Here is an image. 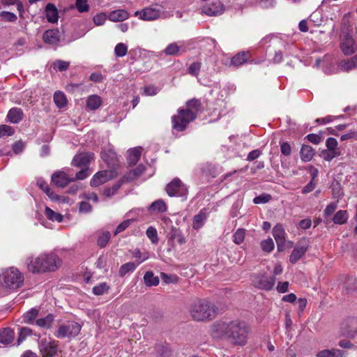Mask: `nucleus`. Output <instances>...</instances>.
<instances>
[{"instance_id":"obj_50","label":"nucleus","mask_w":357,"mask_h":357,"mask_svg":"<svg viewBox=\"0 0 357 357\" xmlns=\"http://www.w3.org/2000/svg\"><path fill=\"white\" fill-rule=\"evenodd\" d=\"M24 147L25 143L21 140H19L13 145V153L16 155L20 154L22 153Z\"/></svg>"},{"instance_id":"obj_35","label":"nucleus","mask_w":357,"mask_h":357,"mask_svg":"<svg viewBox=\"0 0 357 357\" xmlns=\"http://www.w3.org/2000/svg\"><path fill=\"white\" fill-rule=\"evenodd\" d=\"M109 287L106 282H101L93 288V293L96 296H100L107 292Z\"/></svg>"},{"instance_id":"obj_7","label":"nucleus","mask_w":357,"mask_h":357,"mask_svg":"<svg viewBox=\"0 0 357 357\" xmlns=\"http://www.w3.org/2000/svg\"><path fill=\"white\" fill-rule=\"evenodd\" d=\"M169 197H180L186 199L188 190L187 186L178 178H174L165 188Z\"/></svg>"},{"instance_id":"obj_8","label":"nucleus","mask_w":357,"mask_h":357,"mask_svg":"<svg viewBox=\"0 0 357 357\" xmlns=\"http://www.w3.org/2000/svg\"><path fill=\"white\" fill-rule=\"evenodd\" d=\"M349 27V26H346V24L344 25L342 35L341 36L340 47L345 55L353 54L357 50V45L348 32Z\"/></svg>"},{"instance_id":"obj_32","label":"nucleus","mask_w":357,"mask_h":357,"mask_svg":"<svg viewBox=\"0 0 357 357\" xmlns=\"http://www.w3.org/2000/svg\"><path fill=\"white\" fill-rule=\"evenodd\" d=\"M144 280L147 286H156L159 283V279L158 277L154 276L151 271H147L144 276Z\"/></svg>"},{"instance_id":"obj_40","label":"nucleus","mask_w":357,"mask_h":357,"mask_svg":"<svg viewBox=\"0 0 357 357\" xmlns=\"http://www.w3.org/2000/svg\"><path fill=\"white\" fill-rule=\"evenodd\" d=\"M261 247L263 251L271 252L274 248V243L272 238H269L261 242Z\"/></svg>"},{"instance_id":"obj_18","label":"nucleus","mask_w":357,"mask_h":357,"mask_svg":"<svg viewBox=\"0 0 357 357\" xmlns=\"http://www.w3.org/2000/svg\"><path fill=\"white\" fill-rule=\"evenodd\" d=\"M47 20L50 23H56L58 21V10L54 4L49 3L45 8Z\"/></svg>"},{"instance_id":"obj_19","label":"nucleus","mask_w":357,"mask_h":357,"mask_svg":"<svg viewBox=\"0 0 357 357\" xmlns=\"http://www.w3.org/2000/svg\"><path fill=\"white\" fill-rule=\"evenodd\" d=\"M109 173L107 171H102L96 173L90 181L92 187H97L105 183L109 179Z\"/></svg>"},{"instance_id":"obj_20","label":"nucleus","mask_w":357,"mask_h":357,"mask_svg":"<svg viewBox=\"0 0 357 357\" xmlns=\"http://www.w3.org/2000/svg\"><path fill=\"white\" fill-rule=\"evenodd\" d=\"M24 113L22 109L14 107L8 111L7 119L12 123H18L22 120Z\"/></svg>"},{"instance_id":"obj_44","label":"nucleus","mask_w":357,"mask_h":357,"mask_svg":"<svg viewBox=\"0 0 357 357\" xmlns=\"http://www.w3.org/2000/svg\"><path fill=\"white\" fill-rule=\"evenodd\" d=\"M44 192L49 197V198L53 201H59L62 202H66V198L64 197H60L57 195L53 190H52L50 187L47 188Z\"/></svg>"},{"instance_id":"obj_25","label":"nucleus","mask_w":357,"mask_h":357,"mask_svg":"<svg viewBox=\"0 0 357 357\" xmlns=\"http://www.w3.org/2000/svg\"><path fill=\"white\" fill-rule=\"evenodd\" d=\"M249 58L248 52H241L234 55L231 60V65L234 66H240L245 63Z\"/></svg>"},{"instance_id":"obj_9","label":"nucleus","mask_w":357,"mask_h":357,"mask_svg":"<svg viewBox=\"0 0 357 357\" xmlns=\"http://www.w3.org/2000/svg\"><path fill=\"white\" fill-rule=\"evenodd\" d=\"M59 344L51 339H42L38 342V348L42 357H54L57 354Z\"/></svg>"},{"instance_id":"obj_51","label":"nucleus","mask_w":357,"mask_h":357,"mask_svg":"<svg viewBox=\"0 0 357 357\" xmlns=\"http://www.w3.org/2000/svg\"><path fill=\"white\" fill-rule=\"evenodd\" d=\"M14 133V130L12 127L7 125L0 126V137L3 135L10 136Z\"/></svg>"},{"instance_id":"obj_53","label":"nucleus","mask_w":357,"mask_h":357,"mask_svg":"<svg viewBox=\"0 0 357 357\" xmlns=\"http://www.w3.org/2000/svg\"><path fill=\"white\" fill-rule=\"evenodd\" d=\"M106 20V15L105 13H99L93 17V22L97 26H100L104 24Z\"/></svg>"},{"instance_id":"obj_38","label":"nucleus","mask_w":357,"mask_h":357,"mask_svg":"<svg viewBox=\"0 0 357 357\" xmlns=\"http://www.w3.org/2000/svg\"><path fill=\"white\" fill-rule=\"evenodd\" d=\"M111 237V234L109 231H105L99 236L97 243L100 248H104L107 244Z\"/></svg>"},{"instance_id":"obj_6","label":"nucleus","mask_w":357,"mask_h":357,"mask_svg":"<svg viewBox=\"0 0 357 357\" xmlns=\"http://www.w3.org/2000/svg\"><path fill=\"white\" fill-rule=\"evenodd\" d=\"M81 331V326L73 321H66L58 325L54 335L59 339L73 338L77 336Z\"/></svg>"},{"instance_id":"obj_47","label":"nucleus","mask_w":357,"mask_h":357,"mask_svg":"<svg viewBox=\"0 0 357 357\" xmlns=\"http://www.w3.org/2000/svg\"><path fill=\"white\" fill-rule=\"evenodd\" d=\"M0 17L6 22H15L17 20L16 15L8 11L1 12Z\"/></svg>"},{"instance_id":"obj_36","label":"nucleus","mask_w":357,"mask_h":357,"mask_svg":"<svg viewBox=\"0 0 357 357\" xmlns=\"http://www.w3.org/2000/svg\"><path fill=\"white\" fill-rule=\"evenodd\" d=\"M128 47L123 43H118L114 48V54L118 57H123L126 55Z\"/></svg>"},{"instance_id":"obj_59","label":"nucleus","mask_w":357,"mask_h":357,"mask_svg":"<svg viewBox=\"0 0 357 357\" xmlns=\"http://www.w3.org/2000/svg\"><path fill=\"white\" fill-rule=\"evenodd\" d=\"M326 145L329 150H334L337 145V142L336 139L329 137L326 142Z\"/></svg>"},{"instance_id":"obj_52","label":"nucleus","mask_w":357,"mask_h":357,"mask_svg":"<svg viewBox=\"0 0 357 357\" xmlns=\"http://www.w3.org/2000/svg\"><path fill=\"white\" fill-rule=\"evenodd\" d=\"M132 221V220H124L121 224H119L116 229L114 234L116 235L119 233H121V231H123L126 229H127L130 225V223Z\"/></svg>"},{"instance_id":"obj_39","label":"nucleus","mask_w":357,"mask_h":357,"mask_svg":"<svg viewBox=\"0 0 357 357\" xmlns=\"http://www.w3.org/2000/svg\"><path fill=\"white\" fill-rule=\"evenodd\" d=\"M245 230L243 229H238L236 230V231L233 235V241L237 244L239 245L242 243L245 239Z\"/></svg>"},{"instance_id":"obj_62","label":"nucleus","mask_w":357,"mask_h":357,"mask_svg":"<svg viewBox=\"0 0 357 357\" xmlns=\"http://www.w3.org/2000/svg\"><path fill=\"white\" fill-rule=\"evenodd\" d=\"M241 206V203L239 202H236L233 204L231 209V215L233 218L237 217L239 214L238 210Z\"/></svg>"},{"instance_id":"obj_61","label":"nucleus","mask_w":357,"mask_h":357,"mask_svg":"<svg viewBox=\"0 0 357 357\" xmlns=\"http://www.w3.org/2000/svg\"><path fill=\"white\" fill-rule=\"evenodd\" d=\"M333 192L335 198H340L342 196V192L340 189V183L336 182L335 185L333 184Z\"/></svg>"},{"instance_id":"obj_26","label":"nucleus","mask_w":357,"mask_h":357,"mask_svg":"<svg viewBox=\"0 0 357 357\" xmlns=\"http://www.w3.org/2000/svg\"><path fill=\"white\" fill-rule=\"evenodd\" d=\"M54 317L52 314H47L46 317L38 319L36 321V324L43 328L50 329L52 328Z\"/></svg>"},{"instance_id":"obj_54","label":"nucleus","mask_w":357,"mask_h":357,"mask_svg":"<svg viewBox=\"0 0 357 357\" xmlns=\"http://www.w3.org/2000/svg\"><path fill=\"white\" fill-rule=\"evenodd\" d=\"M337 207V204L335 202H333V203L328 204L324 210V215L326 217H328V216L331 215L335 212Z\"/></svg>"},{"instance_id":"obj_57","label":"nucleus","mask_w":357,"mask_h":357,"mask_svg":"<svg viewBox=\"0 0 357 357\" xmlns=\"http://www.w3.org/2000/svg\"><path fill=\"white\" fill-rule=\"evenodd\" d=\"M277 291L279 293H285L288 291L289 289V282H278L277 285Z\"/></svg>"},{"instance_id":"obj_55","label":"nucleus","mask_w":357,"mask_h":357,"mask_svg":"<svg viewBox=\"0 0 357 357\" xmlns=\"http://www.w3.org/2000/svg\"><path fill=\"white\" fill-rule=\"evenodd\" d=\"M143 151L144 149L142 146L135 147L128 150V156H141Z\"/></svg>"},{"instance_id":"obj_10","label":"nucleus","mask_w":357,"mask_h":357,"mask_svg":"<svg viewBox=\"0 0 357 357\" xmlns=\"http://www.w3.org/2000/svg\"><path fill=\"white\" fill-rule=\"evenodd\" d=\"M89 161V158H73L72 165L77 167H81L80 171L76 174L75 177L73 178L74 181L75 180H83L91 174V171L88 167Z\"/></svg>"},{"instance_id":"obj_2","label":"nucleus","mask_w":357,"mask_h":357,"mask_svg":"<svg viewBox=\"0 0 357 357\" xmlns=\"http://www.w3.org/2000/svg\"><path fill=\"white\" fill-rule=\"evenodd\" d=\"M201 101L192 98L186 102V108L178 109L177 114L172 117L173 129L182 132L184 131L188 124L193 121L197 116L198 112L201 109Z\"/></svg>"},{"instance_id":"obj_46","label":"nucleus","mask_w":357,"mask_h":357,"mask_svg":"<svg viewBox=\"0 0 357 357\" xmlns=\"http://www.w3.org/2000/svg\"><path fill=\"white\" fill-rule=\"evenodd\" d=\"M271 199V196L268 194H261L254 198L253 202L256 204H266Z\"/></svg>"},{"instance_id":"obj_33","label":"nucleus","mask_w":357,"mask_h":357,"mask_svg":"<svg viewBox=\"0 0 357 357\" xmlns=\"http://www.w3.org/2000/svg\"><path fill=\"white\" fill-rule=\"evenodd\" d=\"M137 268V265L134 262H128L123 264L119 268V275L124 277L127 273L133 272Z\"/></svg>"},{"instance_id":"obj_48","label":"nucleus","mask_w":357,"mask_h":357,"mask_svg":"<svg viewBox=\"0 0 357 357\" xmlns=\"http://www.w3.org/2000/svg\"><path fill=\"white\" fill-rule=\"evenodd\" d=\"M314 151L310 146L303 145L301 149V156H314Z\"/></svg>"},{"instance_id":"obj_14","label":"nucleus","mask_w":357,"mask_h":357,"mask_svg":"<svg viewBox=\"0 0 357 357\" xmlns=\"http://www.w3.org/2000/svg\"><path fill=\"white\" fill-rule=\"evenodd\" d=\"M52 181L57 187L63 188L70 182L74 181V179L70 178L66 173L58 171L52 174Z\"/></svg>"},{"instance_id":"obj_12","label":"nucleus","mask_w":357,"mask_h":357,"mask_svg":"<svg viewBox=\"0 0 357 357\" xmlns=\"http://www.w3.org/2000/svg\"><path fill=\"white\" fill-rule=\"evenodd\" d=\"M254 285L261 289L270 291L273 289L275 283L274 276L258 275L253 280Z\"/></svg>"},{"instance_id":"obj_28","label":"nucleus","mask_w":357,"mask_h":357,"mask_svg":"<svg viewBox=\"0 0 357 357\" xmlns=\"http://www.w3.org/2000/svg\"><path fill=\"white\" fill-rule=\"evenodd\" d=\"M101 105V99L97 95H91L86 100V107L91 110L97 109Z\"/></svg>"},{"instance_id":"obj_17","label":"nucleus","mask_w":357,"mask_h":357,"mask_svg":"<svg viewBox=\"0 0 357 357\" xmlns=\"http://www.w3.org/2000/svg\"><path fill=\"white\" fill-rule=\"evenodd\" d=\"M43 41L50 45H56L60 40V34L58 29H48L43 36Z\"/></svg>"},{"instance_id":"obj_29","label":"nucleus","mask_w":357,"mask_h":357,"mask_svg":"<svg viewBox=\"0 0 357 357\" xmlns=\"http://www.w3.org/2000/svg\"><path fill=\"white\" fill-rule=\"evenodd\" d=\"M349 218L347 211H338L333 216V221L335 224L342 225L344 224Z\"/></svg>"},{"instance_id":"obj_13","label":"nucleus","mask_w":357,"mask_h":357,"mask_svg":"<svg viewBox=\"0 0 357 357\" xmlns=\"http://www.w3.org/2000/svg\"><path fill=\"white\" fill-rule=\"evenodd\" d=\"M273 235L277 243L278 251H282L286 240V233L282 225H275L273 229Z\"/></svg>"},{"instance_id":"obj_64","label":"nucleus","mask_w":357,"mask_h":357,"mask_svg":"<svg viewBox=\"0 0 357 357\" xmlns=\"http://www.w3.org/2000/svg\"><path fill=\"white\" fill-rule=\"evenodd\" d=\"M158 352L160 353L161 357H168L170 355V351L165 347H158Z\"/></svg>"},{"instance_id":"obj_56","label":"nucleus","mask_w":357,"mask_h":357,"mask_svg":"<svg viewBox=\"0 0 357 357\" xmlns=\"http://www.w3.org/2000/svg\"><path fill=\"white\" fill-rule=\"evenodd\" d=\"M80 198H84L88 200H93L97 203L98 202V195L94 192H85L80 195Z\"/></svg>"},{"instance_id":"obj_5","label":"nucleus","mask_w":357,"mask_h":357,"mask_svg":"<svg viewBox=\"0 0 357 357\" xmlns=\"http://www.w3.org/2000/svg\"><path fill=\"white\" fill-rule=\"evenodd\" d=\"M0 280L5 287L15 290L22 286L24 275L17 268L10 267L3 272Z\"/></svg>"},{"instance_id":"obj_34","label":"nucleus","mask_w":357,"mask_h":357,"mask_svg":"<svg viewBox=\"0 0 357 357\" xmlns=\"http://www.w3.org/2000/svg\"><path fill=\"white\" fill-rule=\"evenodd\" d=\"M146 234L153 244L158 243V231L155 227L152 226L149 227L146 231Z\"/></svg>"},{"instance_id":"obj_58","label":"nucleus","mask_w":357,"mask_h":357,"mask_svg":"<svg viewBox=\"0 0 357 357\" xmlns=\"http://www.w3.org/2000/svg\"><path fill=\"white\" fill-rule=\"evenodd\" d=\"M306 137L310 142L314 144H318L321 141V137L317 134H309Z\"/></svg>"},{"instance_id":"obj_4","label":"nucleus","mask_w":357,"mask_h":357,"mask_svg":"<svg viewBox=\"0 0 357 357\" xmlns=\"http://www.w3.org/2000/svg\"><path fill=\"white\" fill-rule=\"evenodd\" d=\"M190 313L194 320L206 321L213 319L216 314L215 306L205 299L195 300L190 308Z\"/></svg>"},{"instance_id":"obj_43","label":"nucleus","mask_w":357,"mask_h":357,"mask_svg":"<svg viewBox=\"0 0 357 357\" xmlns=\"http://www.w3.org/2000/svg\"><path fill=\"white\" fill-rule=\"evenodd\" d=\"M75 6L79 13L87 12L89 9L87 0H75Z\"/></svg>"},{"instance_id":"obj_15","label":"nucleus","mask_w":357,"mask_h":357,"mask_svg":"<svg viewBox=\"0 0 357 357\" xmlns=\"http://www.w3.org/2000/svg\"><path fill=\"white\" fill-rule=\"evenodd\" d=\"M224 6L220 1L213 3L207 7H204L202 13L206 14L208 16H217L221 15L224 12Z\"/></svg>"},{"instance_id":"obj_24","label":"nucleus","mask_w":357,"mask_h":357,"mask_svg":"<svg viewBox=\"0 0 357 357\" xmlns=\"http://www.w3.org/2000/svg\"><path fill=\"white\" fill-rule=\"evenodd\" d=\"M129 17L128 13L123 9H119L112 11L108 17L112 22H121L126 20Z\"/></svg>"},{"instance_id":"obj_1","label":"nucleus","mask_w":357,"mask_h":357,"mask_svg":"<svg viewBox=\"0 0 357 357\" xmlns=\"http://www.w3.org/2000/svg\"><path fill=\"white\" fill-rule=\"evenodd\" d=\"M251 332L250 325L244 321H216L211 327V335L215 339H227L232 345L247 344Z\"/></svg>"},{"instance_id":"obj_37","label":"nucleus","mask_w":357,"mask_h":357,"mask_svg":"<svg viewBox=\"0 0 357 357\" xmlns=\"http://www.w3.org/2000/svg\"><path fill=\"white\" fill-rule=\"evenodd\" d=\"M38 315V310L32 308L24 314V321L26 323H31Z\"/></svg>"},{"instance_id":"obj_22","label":"nucleus","mask_w":357,"mask_h":357,"mask_svg":"<svg viewBox=\"0 0 357 357\" xmlns=\"http://www.w3.org/2000/svg\"><path fill=\"white\" fill-rule=\"evenodd\" d=\"M167 210V206L162 199L155 200L149 206V211L153 213H162L166 212Z\"/></svg>"},{"instance_id":"obj_30","label":"nucleus","mask_w":357,"mask_h":357,"mask_svg":"<svg viewBox=\"0 0 357 357\" xmlns=\"http://www.w3.org/2000/svg\"><path fill=\"white\" fill-rule=\"evenodd\" d=\"M54 101L59 108L64 107L67 105V100L65 94L59 91L54 93Z\"/></svg>"},{"instance_id":"obj_21","label":"nucleus","mask_w":357,"mask_h":357,"mask_svg":"<svg viewBox=\"0 0 357 357\" xmlns=\"http://www.w3.org/2000/svg\"><path fill=\"white\" fill-rule=\"evenodd\" d=\"M15 333L14 331L9 328H6L0 331V343L8 345L12 343L14 340Z\"/></svg>"},{"instance_id":"obj_49","label":"nucleus","mask_w":357,"mask_h":357,"mask_svg":"<svg viewBox=\"0 0 357 357\" xmlns=\"http://www.w3.org/2000/svg\"><path fill=\"white\" fill-rule=\"evenodd\" d=\"M201 68V63L200 62H194L191 63L189 67L188 72L190 75L193 76H197L199 75V70Z\"/></svg>"},{"instance_id":"obj_11","label":"nucleus","mask_w":357,"mask_h":357,"mask_svg":"<svg viewBox=\"0 0 357 357\" xmlns=\"http://www.w3.org/2000/svg\"><path fill=\"white\" fill-rule=\"evenodd\" d=\"M309 248V243L306 239H303L294 248L289 257V261L291 264L296 263L307 252Z\"/></svg>"},{"instance_id":"obj_16","label":"nucleus","mask_w":357,"mask_h":357,"mask_svg":"<svg viewBox=\"0 0 357 357\" xmlns=\"http://www.w3.org/2000/svg\"><path fill=\"white\" fill-rule=\"evenodd\" d=\"M139 15V18L144 20H154L160 15V11L157 9L152 8H146L142 11L135 12V15Z\"/></svg>"},{"instance_id":"obj_27","label":"nucleus","mask_w":357,"mask_h":357,"mask_svg":"<svg viewBox=\"0 0 357 357\" xmlns=\"http://www.w3.org/2000/svg\"><path fill=\"white\" fill-rule=\"evenodd\" d=\"M206 220V214L202 210L197 215L194 216L192 227L193 229L198 230L201 227H202L204 225V222Z\"/></svg>"},{"instance_id":"obj_31","label":"nucleus","mask_w":357,"mask_h":357,"mask_svg":"<svg viewBox=\"0 0 357 357\" xmlns=\"http://www.w3.org/2000/svg\"><path fill=\"white\" fill-rule=\"evenodd\" d=\"M45 214L46 217L52 221L61 222L63 220V215L61 214L54 211L49 207L45 208Z\"/></svg>"},{"instance_id":"obj_23","label":"nucleus","mask_w":357,"mask_h":357,"mask_svg":"<svg viewBox=\"0 0 357 357\" xmlns=\"http://www.w3.org/2000/svg\"><path fill=\"white\" fill-rule=\"evenodd\" d=\"M339 66L342 70L346 72L357 68V56H354L349 59L341 61Z\"/></svg>"},{"instance_id":"obj_3","label":"nucleus","mask_w":357,"mask_h":357,"mask_svg":"<svg viewBox=\"0 0 357 357\" xmlns=\"http://www.w3.org/2000/svg\"><path fill=\"white\" fill-rule=\"evenodd\" d=\"M61 262L57 255L45 254L31 259L28 263V268L33 273L55 271L61 266Z\"/></svg>"},{"instance_id":"obj_41","label":"nucleus","mask_w":357,"mask_h":357,"mask_svg":"<svg viewBox=\"0 0 357 357\" xmlns=\"http://www.w3.org/2000/svg\"><path fill=\"white\" fill-rule=\"evenodd\" d=\"M180 47L175 43L169 44L164 50L166 55H176Z\"/></svg>"},{"instance_id":"obj_60","label":"nucleus","mask_w":357,"mask_h":357,"mask_svg":"<svg viewBox=\"0 0 357 357\" xmlns=\"http://www.w3.org/2000/svg\"><path fill=\"white\" fill-rule=\"evenodd\" d=\"M281 152L284 155H289L291 153V146L288 142H282L280 146Z\"/></svg>"},{"instance_id":"obj_63","label":"nucleus","mask_w":357,"mask_h":357,"mask_svg":"<svg viewBox=\"0 0 357 357\" xmlns=\"http://www.w3.org/2000/svg\"><path fill=\"white\" fill-rule=\"evenodd\" d=\"M91 208H92V207H91V204L86 202H82L79 204V209L81 212L88 213L91 211Z\"/></svg>"},{"instance_id":"obj_45","label":"nucleus","mask_w":357,"mask_h":357,"mask_svg":"<svg viewBox=\"0 0 357 357\" xmlns=\"http://www.w3.org/2000/svg\"><path fill=\"white\" fill-rule=\"evenodd\" d=\"M44 192L49 197V198L53 201H59L62 202H66V198L64 197H60L57 195L53 190H52L50 187L47 188Z\"/></svg>"},{"instance_id":"obj_42","label":"nucleus","mask_w":357,"mask_h":357,"mask_svg":"<svg viewBox=\"0 0 357 357\" xmlns=\"http://www.w3.org/2000/svg\"><path fill=\"white\" fill-rule=\"evenodd\" d=\"M54 69H57L59 71L66 70L70 66V63L65 61L57 60L52 64Z\"/></svg>"}]
</instances>
